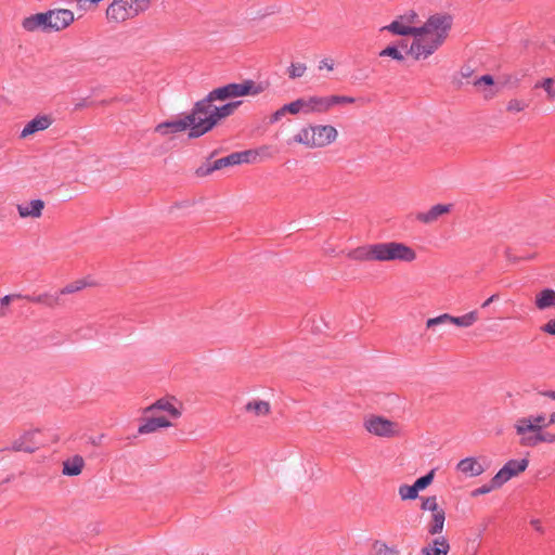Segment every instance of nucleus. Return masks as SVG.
Returning a JSON list of instances; mask_svg holds the SVG:
<instances>
[{
	"mask_svg": "<svg viewBox=\"0 0 555 555\" xmlns=\"http://www.w3.org/2000/svg\"><path fill=\"white\" fill-rule=\"evenodd\" d=\"M215 101L217 100L209 92L204 99L194 104L190 113L184 114L190 126L189 138H199L216 126Z\"/></svg>",
	"mask_w": 555,
	"mask_h": 555,
	"instance_id": "nucleus-1",
	"label": "nucleus"
},
{
	"mask_svg": "<svg viewBox=\"0 0 555 555\" xmlns=\"http://www.w3.org/2000/svg\"><path fill=\"white\" fill-rule=\"evenodd\" d=\"M376 261H402L412 262L416 259V253L410 246L399 242L375 243Z\"/></svg>",
	"mask_w": 555,
	"mask_h": 555,
	"instance_id": "nucleus-2",
	"label": "nucleus"
},
{
	"mask_svg": "<svg viewBox=\"0 0 555 555\" xmlns=\"http://www.w3.org/2000/svg\"><path fill=\"white\" fill-rule=\"evenodd\" d=\"M257 152L254 150H246L242 152H234L225 157L219 158L211 164H206L196 169V175L198 177H205L210 175L215 170H220L222 168L240 165L244 163H250L256 159Z\"/></svg>",
	"mask_w": 555,
	"mask_h": 555,
	"instance_id": "nucleus-3",
	"label": "nucleus"
},
{
	"mask_svg": "<svg viewBox=\"0 0 555 555\" xmlns=\"http://www.w3.org/2000/svg\"><path fill=\"white\" fill-rule=\"evenodd\" d=\"M264 88L260 83H256L253 80H244L241 83H229L223 87L214 89L210 93L216 100L225 101L231 98L244 96V95H258Z\"/></svg>",
	"mask_w": 555,
	"mask_h": 555,
	"instance_id": "nucleus-4",
	"label": "nucleus"
},
{
	"mask_svg": "<svg viewBox=\"0 0 555 555\" xmlns=\"http://www.w3.org/2000/svg\"><path fill=\"white\" fill-rule=\"evenodd\" d=\"M452 23L453 18L448 13L433 14L420 26V37L434 34L433 39H439V42L443 44L452 27Z\"/></svg>",
	"mask_w": 555,
	"mask_h": 555,
	"instance_id": "nucleus-5",
	"label": "nucleus"
},
{
	"mask_svg": "<svg viewBox=\"0 0 555 555\" xmlns=\"http://www.w3.org/2000/svg\"><path fill=\"white\" fill-rule=\"evenodd\" d=\"M418 23V14L414 10H409L385 26L384 29L398 36L420 37V27L413 26Z\"/></svg>",
	"mask_w": 555,
	"mask_h": 555,
	"instance_id": "nucleus-6",
	"label": "nucleus"
},
{
	"mask_svg": "<svg viewBox=\"0 0 555 555\" xmlns=\"http://www.w3.org/2000/svg\"><path fill=\"white\" fill-rule=\"evenodd\" d=\"M364 427L370 434L378 437L391 438L400 435L399 424L383 416H370L364 421Z\"/></svg>",
	"mask_w": 555,
	"mask_h": 555,
	"instance_id": "nucleus-7",
	"label": "nucleus"
},
{
	"mask_svg": "<svg viewBox=\"0 0 555 555\" xmlns=\"http://www.w3.org/2000/svg\"><path fill=\"white\" fill-rule=\"evenodd\" d=\"M546 427H548V424H546V417L543 414L520 417L514 425L516 434L520 438L534 436Z\"/></svg>",
	"mask_w": 555,
	"mask_h": 555,
	"instance_id": "nucleus-8",
	"label": "nucleus"
},
{
	"mask_svg": "<svg viewBox=\"0 0 555 555\" xmlns=\"http://www.w3.org/2000/svg\"><path fill=\"white\" fill-rule=\"evenodd\" d=\"M291 103L294 107V115L299 113L306 115L327 113L325 96L313 95L308 98H299Z\"/></svg>",
	"mask_w": 555,
	"mask_h": 555,
	"instance_id": "nucleus-9",
	"label": "nucleus"
},
{
	"mask_svg": "<svg viewBox=\"0 0 555 555\" xmlns=\"http://www.w3.org/2000/svg\"><path fill=\"white\" fill-rule=\"evenodd\" d=\"M442 43L439 42V39H425L423 37H415L412 41L408 54L413 56L416 61L425 60L434 54Z\"/></svg>",
	"mask_w": 555,
	"mask_h": 555,
	"instance_id": "nucleus-10",
	"label": "nucleus"
},
{
	"mask_svg": "<svg viewBox=\"0 0 555 555\" xmlns=\"http://www.w3.org/2000/svg\"><path fill=\"white\" fill-rule=\"evenodd\" d=\"M138 16L130 0H113L106 10V17L111 22L121 23Z\"/></svg>",
	"mask_w": 555,
	"mask_h": 555,
	"instance_id": "nucleus-11",
	"label": "nucleus"
},
{
	"mask_svg": "<svg viewBox=\"0 0 555 555\" xmlns=\"http://www.w3.org/2000/svg\"><path fill=\"white\" fill-rule=\"evenodd\" d=\"M529 461L527 459L509 460L495 475L494 482L496 485H504L511 478L518 476L528 467Z\"/></svg>",
	"mask_w": 555,
	"mask_h": 555,
	"instance_id": "nucleus-12",
	"label": "nucleus"
},
{
	"mask_svg": "<svg viewBox=\"0 0 555 555\" xmlns=\"http://www.w3.org/2000/svg\"><path fill=\"white\" fill-rule=\"evenodd\" d=\"M74 22V13L66 9H55L48 11V28L50 31H60L65 29Z\"/></svg>",
	"mask_w": 555,
	"mask_h": 555,
	"instance_id": "nucleus-13",
	"label": "nucleus"
},
{
	"mask_svg": "<svg viewBox=\"0 0 555 555\" xmlns=\"http://www.w3.org/2000/svg\"><path fill=\"white\" fill-rule=\"evenodd\" d=\"M312 134L315 142H312L317 147H323L337 139L338 132L335 127L330 125L312 126Z\"/></svg>",
	"mask_w": 555,
	"mask_h": 555,
	"instance_id": "nucleus-14",
	"label": "nucleus"
},
{
	"mask_svg": "<svg viewBox=\"0 0 555 555\" xmlns=\"http://www.w3.org/2000/svg\"><path fill=\"white\" fill-rule=\"evenodd\" d=\"M186 129L190 130V126L185 118V115L182 114V115L178 116L176 119H171V120H167V121L158 124L155 127V132H158V133L165 135L168 133L182 132Z\"/></svg>",
	"mask_w": 555,
	"mask_h": 555,
	"instance_id": "nucleus-15",
	"label": "nucleus"
},
{
	"mask_svg": "<svg viewBox=\"0 0 555 555\" xmlns=\"http://www.w3.org/2000/svg\"><path fill=\"white\" fill-rule=\"evenodd\" d=\"M452 208L453 204H437L433 206L428 211L417 212L416 220L425 224H430L437 221L441 216L449 214Z\"/></svg>",
	"mask_w": 555,
	"mask_h": 555,
	"instance_id": "nucleus-16",
	"label": "nucleus"
},
{
	"mask_svg": "<svg viewBox=\"0 0 555 555\" xmlns=\"http://www.w3.org/2000/svg\"><path fill=\"white\" fill-rule=\"evenodd\" d=\"M36 436V431H27L23 436H21L18 439L14 440L12 446L8 448L7 450H11L14 452H27L33 453L37 449V443L34 440Z\"/></svg>",
	"mask_w": 555,
	"mask_h": 555,
	"instance_id": "nucleus-17",
	"label": "nucleus"
},
{
	"mask_svg": "<svg viewBox=\"0 0 555 555\" xmlns=\"http://www.w3.org/2000/svg\"><path fill=\"white\" fill-rule=\"evenodd\" d=\"M22 25L27 31H35L39 29L42 31H50V28H48V12L30 15L24 18Z\"/></svg>",
	"mask_w": 555,
	"mask_h": 555,
	"instance_id": "nucleus-18",
	"label": "nucleus"
},
{
	"mask_svg": "<svg viewBox=\"0 0 555 555\" xmlns=\"http://www.w3.org/2000/svg\"><path fill=\"white\" fill-rule=\"evenodd\" d=\"M456 468L462 474L469 477H477L485 472L483 465L475 457H466L461 460Z\"/></svg>",
	"mask_w": 555,
	"mask_h": 555,
	"instance_id": "nucleus-19",
	"label": "nucleus"
},
{
	"mask_svg": "<svg viewBox=\"0 0 555 555\" xmlns=\"http://www.w3.org/2000/svg\"><path fill=\"white\" fill-rule=\"evenodd\" d=\"M375 248V244L359 246L348 251L347 257L357 261H376Z\"/></svg>",
	"mask_w": 555,
	"mask_h": 555,
	"instance_id": "nucleus-20",
	"label": "nucleus"
},
{
	"mask_svg": "<svg viewBox=\"0 0 555 555\" xmlns=\"http://www.w3.org/2000/svg\"><path fill=\"white\" fill-rule=\"evenodd\" d=\"M44 209L42 199H33L27 205H17V211L21 218H40Z\"/></svg>",
	"mask_w": 555,
	"mask_h": 555,
	"instance_id": "nucleus-21",
	"label": "nucleus"
},
{
	"mask_svg": "<svg viewBox=\"0 0 555 555\" xmlns=\"http://www.w3.org/2000/svg\"><path fill=\"white\" fill-rule=\"evenodd\" d=\"M171 423L164 416H152L144 420L138 431L141 435L151 434L156 431L158 428L169 427Z\"/></svg>",
	"mask_w": 555,
	"mask_h": 555,
	"instance_id": "nucleus-22",
	"label": "nucleus"
},
{
	"mask_svg": "<svg viewBox=\"0 0 555 555\" xmlns=\"http://www.w3.org/2000/svg\"><path fill=\"white\" fill-rule=\"evenodd\" d=\"M51 125V119L48 116H37L26 124L21 132V138H26L38 131L47 129Z\"/></svg>",
	"mask_w": 555,
	"mask_h": 555,
	"instance_id": "nucleus-23",
	"label": "nucleus"
},
{
	"mask_svg": "<svg viewBox=\"0 0 555 555\" xmlns=\"http://www.w3.org/2000/svg\"><path fill=\"white\" fill-rule=\"evenodd\" d=\"M534 305L539 310L555 308V291L544 288L535 295Z\"/></svg>",
	"mask_w": 555,
	"mask_h": 555,
	"instance_id": "nucleus-24",
	"label": "nucleus"
},
{
	"mask_svg": "<svg viewBox=\"0 0 555 555\" xmlns=\"http://www.w3.org/2000/svg\"><path fill=\"white\" fill-rule=\"evenodd\" d=\"M542 442L553 443L555 442V434L541 431L534 434V436L520 438L519 444L522 447L533 448Z\"/></svg>",
	"mask_w": 555,
	"mask_h": 555,
	"instance_id": "nucleus-25",
	"label": "nucleus"
},
{
	"mask_svg": "<svg viewBox=\"0 0 555 555\" xmlns=\"http://www.w3.org/2000/svg\"><path fill=\"white\" fill-rule=\"evenodd\" d=\"M450 551V545L446 538H437L431 544L422 548V555H447Z\"/></svg>",
	"mask_w": 555,
	"mask_h": 555,
	"instance_id": "nucleus-26",
	"label": "nucleus"
},
{
	"mask_svg": "<svg viewBox=\"0 0 555 555\" xmlns=\"http://www.w3.org/2000/svg\"><path fill=\"white\" fill-rule=\"evenodd\" d=\"M85 466L82 456L75 455L63 462L62 473L66 476H78Z\"/></svg>",
	"mask_w": 555,
	"mask_h": 555,
	"instance_id": "nucleus-27",
	"label": "nucleus"
},
{
	"mask_svg": "<svg viewBox=\"0 0 555 555\" xmlns=\"http://www.w3.org/2000/svg\"><path fill=\"white\" fill-rule=\"evenodd\" d=\"M446 521V512L443 508L431 513V519L428 522L427 531L429 534L435 535L442 532Z\"/></svg>",
	"mask_w": 555,
	"mask_h": 555,
	"instance_id": "nucleus-28",
	"label": "nucleus"
},
{
	"mask_svg": "<svg viewBox=\"0 0 555 555\" xmlns=\"http://www.w3.org/2000/svg\"><path fill=\"white\" fill-rule=\"evenodd\" d=\"M241 104H242L241 101L229 102V103L223 104L221 106H217V105L214 104V113H215V118H216V125L222 118L231 116L237 109V107Z\"/></svg>",
	"mask_w": 555,
	"mask_h": 555,
	"instance_id": "nucleus-29",
	"label": "nucleus"
},
{
	"mask_svg": "<svg viewBox=\"0 0 555 555\" xmlns=\"http://www.w3.org/2000/svg\"><path fill=\"white\" fill-rule=\"evenodd\" d=\"M154 410L166 411L173 418H178L181 415V412L177 408H175L167 399L164 398L157 400L154 404L147 406L145 409V412L149 413Z\"/></svg>",
	"mask_w": 555,
	"mask_h": 555,
	"instance_id": "nucleus-30",
	"label": "nucleus"
},
{
	"mask_svg": "<svg viewBox=\"0 0 555 555\" xmlns=\"http://www.w3.org/2000/svg\"><path fill=\"white\" fill-rule=\"evenodd\" d=\"M247 412H253L255 415H267L270 413V403L263 400H254L245 405Z\"/></svg>",
	"mask_w": 555,
	"mask_h": 555,
	"instance_id": "nucleus-31",
	"label": "nucleus"
},
{
	"mask_svg": "<svg viewBox=\"0 0 555 555\" xmlns=\"http://www.w3.org/2000/svg\"><path fill=\"white\" fill-rule=\"evenodd\" d=\"M478 319H479L478 312L475 310V311H470V312H468V313H466L464 315H461V317H453L452 315L451 324H454V325H457V326H461V327H469Z\"/></svg>",
	"mask_w": 555,
	"mask_h": 555,
	"instance_id": "nucleus-32",
	"label": "nucleus"
},
{
	"mask_svg": "<svg viewBox=\"0 0 555 555\" xmlns=\"http://www.w3.org/2000/svg\"><path fill=\"white\" fill-rule=\"evenodd\" d=\"M312 126L301 129L294 138V142L305 144L309 147H315L312 142H315L312 134Z\"/></svg>",
	"mask_w": 555,
	"mask_h": 555,
	"instance_id": "nucleus-33",
	"label": "nucleus"
},
{
	"mask_svg": "<svg viewBox=\"0 0 555 555\" xmlns=\"http://www.w3.org/2000/svg\"><path fill=\"white\" fill-rule=\"evenodd\" d=\"M22 298H25L30 302L43 304L49 307H54L55 305H57L59 301V297H54L48 294H41L38 296H23Z\"/></svg>",
	"mask_w": 555,
	"mask_h": 555,
	"instance_id": "nucleus-34",
	"label": "nucleus"
},
{
	"mask_svg": "<svg viewBox=\"0 0 555 555\" xmlns=\"http://www.w3.org/2000/svg\"><path fill=\"white\" fill-rule=\"evenodd\" d=\"M326 100V108L327 112L334 106V105H340V104H352L356 102V99L352 96L347 95H328L325 96Z\"/></svg>",
	"mask_w": 555,
	"mask_h": 555,
	"instance_id": "nucleus-35",
	"label": "nucleus"
},
{
	"mask_svg": "<svg viewBox=\"0 0 555 555\" xmlns=\"http://www.w3.org/2000/svg\"><path fill=\"white\" fill-rule=\"evenodd\" d=\"M539 88L546 92L547 100L552 101L555 99V87L553 78H544L543 80L535 82L534 89Z\"/></svg>",
	"mask_w": 555,
	"mask_h": 555,
	"instance_id": "nucleus-36",
	"label": "nucleus"
},
{
	"mask_svg": "<svg viewBox=\"0 0 555 555\" xmlns=\"http://www.w3.org/2000/svg\"><path fill=\"white\" fill-rule=\"evenodd\" d=\"M398 492L401 500H415L418 496V490L414 483L412 486L401 485Z\"/></svg>",
	"mask_w": 555,
	"mask_h": 555,
	"instance_id": "nucleus-37",
	"label": "nucleus"
},
{
	"mask_svg": "<svg viewBox=\"0 0 555 555\" xmlns=\"http://www.w3.org/2000/svg\"><path fill=\"white\" fill-rule=\"evenodd\" d=\"M293 106H292V103H288V104H285L283 105L281 108H279L278 111H275L271 117H270V122L271 124H274V122H278L279 120L282 119V117H284L286 114H293L294 115V111H293Z\"/></svg>",
	"mask_w": 555,
	"mask_h": 555,
	"instance_id": "nucleus-38",
	"label": "nucleus"
},
{
	"mask_svg": "<svg viewBox=\"0 0 555 555\" xmlns=\"http://www.w3.org/2000/svg\"><path fill=\"white\" fill-rule=\"evenodd\" d=\"M421 508L423 511H429L435 513L439 511L441 507L438 505L436 495L423 498Z\"/></svg>",
	"mask_w": 555,
	"mask_h": 555,
	"instance_id": "nucleus-39",
	"label": "nucleus"
},
{
	"mask_svg": "<svg viewBox=\"0 0 555 555\" xmlns=\"http://www.w3.org/2000/svg\"><path fill=\"white\" fill-rule=\"evenodd\" d=\"M434 477H435V469H431L428 474L416 479L414 485L418 491L424 490L433 482Z\"/></svg>",
	"mask_w": 555,
	"mask_h": 555,
	"instance_id": "nucleus-40",
	"label": "nucleus"
},
{
	"mask_svg": "<svg viewBox=\"0 0 555 555\" xmlns=\"http://www.w3.org/2000/svg\"><path fill=\"white\" fill-rule=\"evenodd\" d=\"M379 56L384 57V56H389L396 61H403L404 60V56L403 54L393 46H388L387 48H385L384 50H382L379 52Z\"/></svg>",
	"mask_w": 555,
	"mask_h": 555,
	"instance_id": "nucleus-41",
	"label": "nucleus"
},
{
	"mask_svg": "<svg viewBox=\"0 0 555 555\" xmlns=\"http://www.w3.org/2000/svg\"><path fill=\"white\" fill-rule=\"evenodd\" d=\"M307 67L302 63H292L288 67V76L292 79L300 78L304 76Z\"/></svg>",
	"mask_w": 555,
	"mask_h": 555,
	"instance_id": "nucleus-42",
	"label": "nucleus"
},
{
	"mask_svg": "<svg viewBox=\"0 0 555 555\" xmlns=\"http://www.w3.org/2000/svg\"><path fill=\"white\" fill-rule=\"evenodd\" d=\"M452 315L449 313H443L439 317L428 319L426 322V326L428 328L434 327L439 324H451Z\"/></svg>",
	"mask_w": 555,
	"mask_h": 555,
	"instance_id": "nucleus-43",
	"label": "nucleus"
},
{
	"mask_svg": "<svg viewBox=\"0 0 555 555\" xmlns=\"http://www.w3.org/2000/svg\"><path fill=\"white\" fill-rule=\"evenodd\" d=\"M528 106V103L524 100L512 99L508 101L506 109L511 113L522 112Z\"/></svg>",
	"mask_w": 555,
	"mask_h": 555,
	"instance_id": "nucleus-44",
	"label": "nucleus"
},
{
	"mask_svg": "<svg viewBox=\"0 0 555 555\" xmlns=\"http://www.w3.org/2000/svg\"><path fill=\"white\" fill-rule=\"evenodd\" d=\"M502 487V485H496L494 482V477L491 479V482L489 485H483L477 489H475L473 492H472V495L473 496H478V495H482V494H487L489 492H491L492 490L496 489V488H500Z\"/></svg>",
	"mask_w": 555,
	"mask_h": 555,
	"instance_id": "nucleus-45",
	"label": "nucleus"
},
{
	"mask_svg": "<svg viewBox=\"0 0 555 555\" xmlns=\"http://www.w3.org/2000/svg\"><path fill=\"white\" fill-rule=\"evenodd\" d=\"M85 281H75L73 283L67 284L65 287L61 289V294H73L80 289H82L86 286Z\"/></svg>",
	"mask_w": 555,
	"mask_h": 555,
	"instance_id": "nucleus-46",
	"label": "nucleus"
},
{
	"mask_svg": "<svg viewBox=\"0 0 555 555\" xmlns=\"http://www.w3.org/2000/svg\"><path fill=\"white\" fill-rule=\"evenodd\" d=\"M152 0H130L131 5L137 11L138 15L150 8Z\"/></svg>",
	"mask_w": 555,
	"mask_h": 555,
	"instance_id": "nucleus-47",
	"label": "nucleus"
},
{
	"mask_svg": "<svg viewBox=\"0 0 555 555\" xmlns=\"http://www.w3.org/2000/svg\"><path fill=\"white\" fill-rule=\"evenodd\" d=\"M375 547H377V555H399V551L387 546L385 543L378 544L376 542Z\"/></svg>",
	"mask_w": 555,
	"mask_h": 555,
	"instance_id": "nucleus-48",
	"label": "nucleus"
},
{
	"mask_svg": "<svg viewBox=\"0 0 555 555\" xmlns=\"http://www.w3.org/2000/svg\"><path fill=\"white\" fill-rule=\"evenodd\" d=\"M493 85H494V79L491 75H483L474 81V86L479 89L481 88V86L491 87Z\"/></svg>",
	"mask_w": 555,
	"mask_h": 555,
	"instance_id": "nucleus-49",
	"label": "nucleus"
},
{
	"mask_svg": "<svg viewBox=\"0 0 555 555\" xmlns=\"http://www.w3.org/2000/svg\"><path fill=\"white\" fill-rule=\"evenodd\" d=\"M540 330L543 333L555 336V318L543 324Z\"/></svg>",
	"mask_w": 555,
	"mask_h": 555,
	"instance_id": "nucleus-50",
	"label": "nucleus"
},
{
	"mask_svg": "<svg viewBox=\"0 0 555 555\" xmlns=\"http://www.w3.org/2000/svg\"><path fill=\"white\" fill-rule=\"evenodd\" d=\"M23 296L21 294H13V295H5L0 299L1 307L8 306L13 298H22Z\"/></svg>",
	"mask_w": 555,
	"mask_h": 555,
	"instance_id": "nucleus-51",
	"label": "nucleus"
},
{
	"mask_svg": "<svg viewBox=\"0 0 555 555\" xmlns=\"http://www.w3.org/2000/svg\"><path fill=\"white\" fill-rule=\"evenodd\" d=\"M323 68H326L328 70H333L334 68V62L333 60H330V59H323L320 63H319V69H323Z\"/></svg>",
	"mask_w": 555,
	"mask_h": 555,
	"instance_id": "nucleus-52",
	"label": "nucleus"
},
{
	"mask_svg": "<svg viewBox=\"0 0 555 555\" xmlns=\"http://www.w3.org/2000/svg\"><path fill=\"white\" fill-rule=\"evenodd\" d=\"M103 438H104V435H103V434H101V435H100V436H98V437H90V438H89V442H90L92 446L98 447V446H100V444L102 443Z\"/></svg>",
	"mask_w": 555,
	"mask_h": 555,
	"instance_id": "nucleus-53",
	"label": "nucleus"
},
{
	"mask_svg": "<svg viewBox=\"0 0 555 555\" xmlns=\"http://www.w3.org/2000/svg\"><path fill=\"white\" fill-rule=\"evenodd\" d=\"M499 298V295L498 294H494L492 296H490L482 305L481 307L482 308H486L488 307L490 304H492L493 301H495L496 299Z\"/></svg>",
	"mask_w": 555,
	"mask_h": 555,
	"instance_id": "nucleus-54",
	"label": "nucleus"
},
{
	"mask_svg": "<svg viewBox=\"0 0 555 555\" xmlns=\"http://www.w3.org/2000/svg\"><path fill=\"white\" fill-rule=\"evenodd\" d=\"M531 525L533 526V528L539 531V532H543V528L541 526V522L539 519H532L531 520Z\"/></svg>",
	"mask_w": 555,
	"mask_h": 555,
	"instance_id": "nucleus-55",
	"label": "nucleus"
},
{
	"mask_svg": "<svg viewBox=\"0 0 555 555\" xmlns=\"http://www.w3.org/2000/svg\"><path fill=\"white\" fill-rule=\"evenodd\" d=\"M495 93H496V92H495V91H493L492 89H489V90H488V89H485V90H483V96H485V99H488V100H489V99H492V98L495 95Z\"/></svg>",
	"mask_w": 555,
	"mask_h": 555,
	"instance_id": "nucleus-56",
	"label": "nucleus"
},
{
	"mask_svg": "<svg viewBox=\"0 0 555 555\" xmlns=\"http://www.w3.org/2000/svg\"><path fill=\"white\" fill-rule=\"evenodd\" d=\"M542 395L544 397H547V398H551L553 400H555V391L554 390H546V391H543Z\"/></svg>",
	"mask_w": 555,
	"mask_h": 555,
	"instance_id": "nucleus-57",
	"label": "nucleus"
},
{
	"mask_svg": "<svg viewBox=\"0 0 555 555\" xmlns=\"http://www.w3.org/2000/svg\"><path fill=\"white\" fill-rule=\"evenodd\" d=\"M546 424H548V426L555 424V412H553L550 415L548 421H546Z\"/></svg>",
	"mask_w": 555,
	"mask_h": 555,
	"instance_id": "nucleus-58",
	"label": "nucleus"
},
{
	"mask_svg": "<svg viewBox=\"0 0 555 555\" xmlns=\"http://www.w3.org/2000/svg\"><path fill=\"white\" fill-rule=\"evenodd\" d=\"M85 105H86V104H85V102H81V103L76 104V107H75V108H76V109H80V108H82Z\"/></svg>",
	"mask_w": 555,
	"mask_h": 555,
	"instance_id": "nucleus-59",
	"label": "nucleus"
},
{
	"mask_svg": "<svg viewBox=\"0 0 555 555\" xmlns=\"http://www.w3.org/2000/svg\"><path fill=\"white\" fill-rule=\"evenodd\" d=\"M3 308L4 307L0 308V317H4L7 314V311Z\"/></svg>",
	"mask_w": 555,
	"mask_h": 555,
	"instance_id": "nucleus-60",
	"label": "nucleus"
},
{
	"mask_svg": "<svg viewBox=\"0 0 555 555\" xmlns=\"http://www.w3.org/2000/svg\"><path fill=\"white\" fill-rule=\"evenodd\" d=\"M469 74H470L469 72H465V73H463V76L466 77V76H469Z\"/></svg>",
	"mask_w": 555,
	"mask_h": 555,
	"instance_id": "nucleus-61",
	"label": "nucleus"
}]
</instances>
